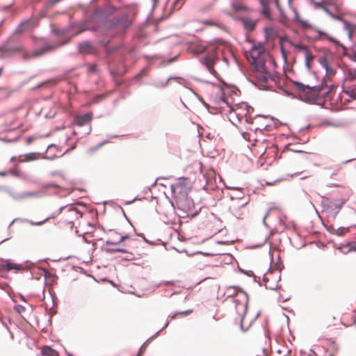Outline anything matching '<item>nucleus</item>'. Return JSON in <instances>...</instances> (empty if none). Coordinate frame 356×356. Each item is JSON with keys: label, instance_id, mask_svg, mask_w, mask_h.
I'll return each mask as SVG.
<instances>
[{"label": "nucleus", "instance_id": "nucleus-1", "mask_svg": "<svg viewBox=\"0 0 356 356\" xmlns=\"http://www.w3.org/2000/svg\"><path fill=\"white\" fill-rule=\"evenodd\" d=\"M175 202L180 217L192 218L197 214L195 203L188 195L177 198Z\"/></svg>", "mask_w": 356, "mask_h": 356}, {"label": "nucleus", "instance_id": "nucleus-2", "mask_svg": "<svg viewBox=\"0 0 356 356\" xmlns=\"http://www.w3.org/2000/svg\"><path fill=\"white\" fill-rule=\"evenodd\" d=\"M171 193L174 199L188 195L191 189V184L188 179L179 177L175 183L170 185Z\"/></svg>", "mask_w": 356, "mask_h": 356}, {"label": "nucleus", "instance_id": "nucleus-3", "mask_svg": "<svg viewBox=\"0 0 356 356\" xmlns=\"http://www.w3.org/2000/svg\"><path fill=\"white\" fill-rule=\"evenodd\" d=\"M232 200V204L229 206V212L237 219L243 218L245 213V206L248 201L244 200L241 197H231Z\"/></svg>", "mask_w": 356, "mask_h": 356}, {"label": "nucleus", "instance_id": "nucleus-4", "mask_svg": "<svg viewBox=\"0 0 356 356\" xmlns=\"http://www.w3.org/2000/svg\"><path fill=\"white\" fill-rule=\"evenodd\" d=\"M241 291L245 296V303H242L238 300H234V302L235 303V309H236L237 314L241 317V329L243 332H245L248 330V327H246V328L243 327V319L245 316V314H246V312L248 310L249 298H248V295L245 291H244L243 290H241Z\"/></svg>", "mask_w": 356, "mask_h": 356}, {"label": "nucleus", "instance_id": "nucleus-5", "mask_svg": "<svg viewBox=\"0 0 356 356\" xmlns=\"http://www.w3.org/2000/svg\"><path fill=\"white\" fill-rule=\"evenodd\" d=\"M131 24V21L128 16H116L110 22V27H118L120 30L124 31Z\"/></svg>", "mask_w": 356, "mask_h": 356}, {"label": "nucleus", "instance_id": "nucleus-6", "mask_svg": "<svg viewBox=\"0 0 356 356\" xmlns=\"http://www.w3.org/2000/svg\"><path fill=\"white\" fill-rule=\"evenodd\" d=\"M217 59V56L215 51L208 52L203 59H200V63L204 65L207 70L212 73L213 66L214 65L216 60Z\"/></svg>", "mask_w": 356, "mask_h": 356}, {"label": "nucleus", "instance_id": "nucleus-7", "mask_svg": "<svg viewBox=\"0 0 356 356\" xmlns=\"http://www.w3.org/2000/svg\"><path fill=\"white\" fill-rule=\"evenodd\" d=\"M78 51L81 54H93L96 52V47L90 40H84L77 44Z\"/></svg>", "mask_w": 356, "mask_h": 356}, {"label": "nucleus", "instance_id": "nucleus-8", "mask_svg": "<svg viewBox=\"0 0 356 356\" xmlns=\"http://www.w3.org/2000/svg\"><path fill=\"white\" fill-rule=\"evenodd\" d=\"M56 49V46L51 44H45L42 47L34 49L33 51V56L35 58L40 57L52 50Z\"/></svg>", "mask_w": 356, "mask_h": 356}, {"label": "nucleus", "instance_id": "nucleus-9", "mask_svg": "<svg viewBox=\"0 0 356 356\" xmlns=\"http://www.w3.org/2000/svg\"><path fill=\"white\" fill-rule=\"evenodd\" d=\"M33 25L31 21V19H24L16 27L14 31V34H22L26 30L32 29Z\"/></svg>", "mask_w": 356, "mask_h": 356}, {"label": "nucleus", "instance_id": "nucleus-10", "mask_svg": "<svg viewBox=\"0 0 356 356\" xmlns=\"http://www.w3.org/2000/svg\"><path fill=\"white\" fill-rule=\"evenodd\" d=\"M67 207V206H63L60 207L56 211L54 212L51 215H50L49 217L45 218L43 220L38 221V222H33L31 220H26V222H29L31 225L33 226H40L44 224V222H47L49 219H52L55 218L56 216H58L61 213V212Z\"/></svg>", "mask_w": 356, "mask_h": 356}, {"label": "nucleus", "instance_id": "nucleus-11", "mask_svg": "<svg viewBox=\"0 0 356 356\" xmlns=\"http://www.w3.org/2000/svg\"><path fill=\"white\" fill-rule=\"evenodd\" d=\"M344 202L342 200H339L337 202L334 204H331L327 205V209L328 213L332 216V217L335 218L339 211L341 209Z\"/></svg>", "mask_w": 356, "mask_h": 356}, {"label": "nucleus", "instance_id": "nucleus-12", "mask_svg": "<svg viewBox=\"0 0 356 356\" xmlns=\"http://www.w3.org/2000/svg\"><path fill=\"white\" fill-rule=\"evenodd\" d=\"M207 47L202 43L196 42L193 43L190 46L189 49L193 54L197 56L204 53L207 50Z\"/></svg>", "mask_w": 356, "mask_h": 356}, {"label": "nucleus", "instance_id": "nucleus-13", "mask_svg": "<svg viewBox=\"0 0 356 356\" xmlns=\"http://www.w3.org/2000/svg\"><path fill=\"white\" fill-rule=\"evenodd\" d=\"M92 115L90 113L78 115L75 118V123L76 125L82 127L88 124L92 120Z\"/></svg>", "mask_w": 356, "mask_h": 356}, {"label": "nucleus", "instance_id": "nucleus-14", "mask_svg": "<svg viewBox=\"0 0 356 356\" xmlns=\"http://www.w3.org/2000/svg\"><path fill=\"white\" fill-rule=\"evenodd\" d=\"M23 269L22 264H17L12 262L8 261L5 264L0 265V270H6L10 271L11 270H15L16 272L18 270H21Z\"/></svg>", "mask_w": 356, "mask_h": 356}, {"label": "nucleus", "instance_id": "nucleus-15", "mask_svg": "<svg viewBox=\"0 0 356 356\" xmlns=\"http://www.w3.org/2000/svg\"><path fill=\"white\" fill-rule=\"evenodd\" d=\"M342 92L348 95L351 99L356 100V85L351 86H341Z\"/></svg>", "mask_w": 356, "mask_h": 356}, {"label": "nucleus", "instance_id": "nucleus-16", "mask_svg": "<svg viewBox=\"0 0 356 356\" xmlns=\"http://www.w3.org/2000/svg\"><path fill=\"white\" fill-rule=\"evenodd\" d=\"M105 252H107V253H109V254H112V253H115V252L127 253V254H128V256L126 258L127 260H131V259H133L134 258V256H133V254L131 252H128L124 248H106L105 249Z\"/></svg>", "mask_w": 356, "mask_h": 356}, {"label": "nucleus", "instance_id": "nucleus-17", "mask_svg": "<svg viewBox=\"0 0 356 356\" xmlns=\"http://www.w3.org/2000/svg\"><path fill=\"white\" fill-rule=\"evenodd\" d=\"M244 29L248 31H252L257 24V22L250 18L245 17L242 19Z\"/></svg>", "mask_w": 356, "mask_h": 356}, {"label": "nucleus", "instance_id": "nucleus-18", "mask_svg": "<svg viewBox=\"0 0 356 356\" xmlns=\"http://www.w3.org/2000/svg\"><path fill=\"white\" fill-rule=\"evenodd\" d=\"M41 354L43 356H58V353L56 350L51 348L47 346L42 348Z\"/></svg>", "mask_w": 356, "mask_h": 356}, {"label": "nucleus", "instance_id": "nucleus-19", "mask_svg": "<svg viewBox=\"0 0 356 356\" xmlns=\"http://www.w3.org/2000/svg\"><path fill=\"white\" fill-rule=\"evenodd\" d=\"M129 238V235L127 234H125V235H120V238L119 239H116V238H114V239H108L106 242H105V244L106 245H118L120 244L121 242H122L123 241H124L125 239H127Z\"/></svg>", "mask_w": 356, "mask_h": 356}, {"label": "nucleus", "instance_id": "nucleus-20", "mask_svg": "<svg viewBox=\"0 0 356 356\" xmlns=\"http://www.w3.org/2000/svg\"><path fill=\"white\" fill-rule=\"evenodd\" d=\"M67 212L69 213L70 217L73 219L77 220L82 216V213L79 211L72 207L69 208Z\"/></svg>", "mask_w": 356, "mask_h": 356}, {"label": "nucleus", "instance_id": "nucleus-21", "mask_svg": "<svg viewBox=\"0 0 356 356\" xmlns=\"http://www.w3.org/2000/svg\"><path fill=\"white\" fill-rule=\"evenodd\" d=\"M305 97L308 102L318 101L320 99L321 96L318 93L311 94L309 91L305 92Z\"/></svg>", "mask_w": 356, "mask_h": 356}, {"label": "nucleus", "instance_id": "nucleus-22", "mask_svg": "<svg viewBox=\"0 0 356 356\" xmlns=\"http://www.w3.org/2000/svg\"><path fill=\"white\" fill-rule=\"evenodd\" d=\"M260 51L258 47L256 46H254L251 50H250V56L252 58V62H255L256 60H259L258 58L260 55Z\"/></svg>", "mask_w": 356, "mask_h": 356}, {"label": "nucleus", "instance_id": "nucleus-23", "mask_svg": "<svg viewBox=\"0 0 356 356\" xmlns=\"http://www.w3.org/2000/svg\"><path fill=\"white\" fill-rule=\"evenodd\" d=\"M88 30H89V28L86 26V22H81L76 25V31L75 35H79Z\"/></svg>", "mask_w": 356, "mask_h": 356}, {"label": "nucleus", "instance_id": "nucleus-24", "mask_svg": "<svg viewBox=\"0 0 356 356\" xmlns=\"http://www.w3.org/2000/svg\"><path fill=\"white\" fill-rule=\"evenodd\" d=\"M213 172L211 171L209 173H204V172H202V177L204 179V180L205 181V185L203 186V188L204 189H206V186H209L210 182L212 181V179L211 177V176H213Z\"/></svg>", "mask_w": 356, "mask_h": 356}, {"label": "nucleus", "instance_id": "nucleus-25", "mask_svg": "<svg viewBox=\"0 0 356 356\" xmlns=\"http://www.w3.org/2000/svg\"><path fill=\"white\" fill-rule=\"evenodd\" d=\"M22 195L23 196V200L27 197H40L42 196V193L41 192H24L22 193Z\"/></svg>", "mask_w": 356, "mask_h": 356}, {"label": "nucleus", "instance_id": "nucleus-26", "mask_svg": "<svg viewBox=\"0 0 356 356\" xmlns=\"http://www.w3.org/2000/svg\"><path fill=\"white\" fill-rule=\"evenodd\" d=\"M174 79L173 77H169L166 80L163 81H161V82H159V81H155L154 83H152V86H154V87L157 88H164L165 86H167V85L168 84V82L170 79Z\"/></svg>", "mask_w": 356, "mask_h": 356}, {"label": "nucleus", "instance_id": "nucleus-27", "mask_svg": "<svg viewBox=\"0 0 356 356\" xmlns=\"http://www.w3.org/2000/svg\"><path fill=\"white\" fill-rule=\"evenodd\" d=\"M39 153L38 152H31L25 154L24 161H31L38 159Z\"/></svg>", "mask_w": 356, "mask_h": 356}, {"label": "nucleus", "instance_id": "nucleus-28", "mask_svg": "<svg viewBox=\"0 0 356 356\" xmlns=\"http://www.w3.org/2000/svg\"><path fill=\"white\" fill-rule=\"evenodd\" d=\"M289 44L291 47H293L294 48L297 49L299 51H302L304 53L308 49V48L303 45L302 43H294L292 41H289Z\"/></svg>", "mask_w": 356, "mask_h": 356}, {"label": "nucleus", "instance_id": "nucleus-29", "mask_svg": "<svg viewBox=\"0 0 356 356\" xmlns=\"http://www.w3.org/2000/svg\"><path fill=\"white\" fill-rule=\"evenodd\" d=\"M252 64L257 71H260L266 65V61L264 59H259L255 62H252Z\"/></svg>", "mask_w": 356, "mask_h": 356}, {"label": "nucleus", "instance_id": "nucleus-30", "mask_svg": "<svg viewBox=\"0 0 356 356\" xmlns=\"http://www.w3.org/2000/svg\"><path fill=\"white\" fill-rule=\"evenodd\" d=\"M293 85L296 88V89L299 91L305 92L306 89H308L309 88V85H305L301 82L299 81H293Z\"/></svg>", "mask_w": 356, "mask_h": 356}, {"label": "nucleus", "instance_id": "nucleus-31", "mask_svg": "<svg viewBox=\"0 0 356 356\" xmlns=\"http://www.w3.org/2000/svg\"><path fill=\"white\" fill-rule=\"evenodd\" d=\"M6 192L8 193L15 200L19 201L23 200V196L22 193H14L12 190L9 189L8 188H7Z\"/></svg>", "mask_w": 356, "mask_h": 356}, {"label": "nucleus", "instance_id": "nucleus-32", "mask_svg": "<svg viewBox=\"0 0 356 356\" xmlns=\"http://www.w3.org/2000/svg\"><path fill=\"white\" fill-rule=\"evenodd\" d=\"M6 192L8 193L15 200L19 201L23 200V196L22 193H14L12 190L9 189L8 188H7Z\"/></svg>", "mask_w": 356, "mask_h": 356}, {"label": "nucleus", "instance_id": "nucleus-33", "mask_svg": "<svg viewBox=\"0 0 356 356\" xmlns=\"http://www.w3.org/2000/svg\"><path fill=\"white\" fill-rule=\"evenodd\" d=\"M331 18L334 19L335 20H337L339 22H341L343 24V28H346L348 26V24H349L348 22L346 21V19H344L343 17H341L339 15L333 14V15H332Z\"/></svg>", "mask_w": 356, "mask_h": 356}, {"label": "nucleus", "instance_id": "nucleus-34", "mask_svg": "<svg viewBox=\"0 0 356 356\" xmlns=\"http://www.w3.org/2000/svg\"><path fill=\"white\" fill-rule=\"evenodd\" d=\"M356 79V69L355 70H349L348 73L347 74L346 81H353Z\"/></svg>", "mask_w": 356, "mask_h": 356}, {"label": "nucleus", "instance_id": "nucleus-35", "mask_svg": "<svg viewBox=\"0 0 356 356\" xmlns=\"http://www.w3.org/2000/svg\"><path fill=\"white\" fill-rule=\"evenodd\" d=\"M327 40L332 43H334L336 46H338V47H342L343 49H346V47L345 46H343L339 41H338L337 40H336L335 38L328 35L327 34V35L325 36Z\"/></svg>", "mask_w": 356, "mask_h": 356}, {"label": "nucleus", "instance_id": "nucleus-36", "mask_svg": "<svg viewBox=\"0 0 356 356\" xmlns=\"http://www.w3.org/2000/svg\"><path fill=\"white\" fill-rule=\"evenodd\" d=\"M349 230V227H338L334 232V234L337 235V236H343L345 234V232L346 231H348Z\"/></svg>", "mask_w": 356, "mask_h": 356}, {"label": "nucleus", "instance_id": "nucleus-37", "mask_svg": "<svg viewBox=\"0 0 356 356\" xmlns=\"http://www.w3.org/2000/svg\"><path fill=\"white\" fill-rule=\"evenodd\" d=\"M269 79H273V78L271 75L268 76L266 74H263V75H260V76H257L258 81H259L260 82L264 83H267Z\"/></svg>", "mask_w": 356, "mask_h": 356}, {"label": "nucleus", "instance_id": "nucleus-38", "mask_svg": "<svg viewBox=\"0 0 356 356\" xmlns=\"http://www.w3.org/2000/svg\"><path fill=\"white\" fill-rule=\"evenodd\" d=\"M318 63L322 66L323 68H325V67H327L329 65L328 60H327L326 56H321L318 59Z\"/></svg>", "mask_w": 356, "mask_h": 356}, {"label": "nucleus", "instance_id": "nucleus-39", "mask_svg": "<svg viewBox=\"0 0 356 356\" xmlns=\"http://www.w3.org/2000/svg\"><path fill=\"white\" fill-rule=\"evenodd\" d=\"M119 49H120V47L118 46H116L115 47H109L105 45L104 50L107 55H111V54H113L114 52H115L116 51H118Z\"/></svg>", "mask_w": 356, "mask_h": 356}, {"label": "nucleus", "instance_id": "nucleus-40", "mask_svg": "<svg viewBox=\"0 0 356 356\" xmlns=\"http://www.w3.org/2000/svg\"><path fill=\"white\" fill-rule=\"evenodd\" d=\"M10 38L8 39V40L4 44L0 46V52H1L2 54L10 53V48L7 47V44Z\"/></svg>", "mask_w": 356, "mask_h": 356}, {"label": "nucleus", "instance_id": "nucleus-41", "mask_svg": "<svg viewBox=\"0 0 356 356\" xmlns=\"http://www.w3.org/2000/svg\"><path fill=\"white\" fill-rule=\"evenodd\" d=\"M323 83H321V84L319 85H316V86H309V88H308L309 90H314L316 92H317V93L319 94V92L322 90L323 89Z\"/></svg>", "mask_w": 356, "mask_h": 356}, {"label": "nucleus", "instance_id": "nucleus-42", "mask_svg": "<svg viewBox=\"0 0 356 356\" xmlns=\"http://www.w3.org/2000/svg\"><path fill=\"white\" fill-rule=\"evenodd\" d=\"M343 29L347 31L348 39L352 40L353 29L351 25L348 24V26L343 28Z\"/></svg>", "mask_w": 356, "mask_h": 356}, {"label": "nucleus", "instance_id": "nucleus-43", "mask_svg": "<svg viewBox=\"0 0 356 356\" xmlns=\"http://www.w3.org/2000/svg\"><path fill=\"white\" fill-rule=\"evenodd\" d=\"M348 250L347 252H348L350 251L356 252V241H352V242L348 243Z\"/></svg>", "mask_w": 356, "mask_h": 356}, {"label": "nucleus", "instance_id": "nucleus-44", "mask_svg": "<svg viewBox=\"0 0 356 356\" xmlns=\"http://www.w3.org/2000/svg\"><path fill=\"white\" fill-rule=\"evenodd\" d=\"M33 58H35L33 56V51L32 53L26 51L22 55V58L24 60H29V59Z\"/></svg>", "mask_w": 356, "mask_h": 356}, {"label": "nucleus", "instance_id": "nucleus-45", "mask_svg": "<svg viewBox=\"0 0 356 356\" xmlns=\"http://www.w3.org/2000/svg\"><path fill=\"white\" fill-rule=\"evenodd\" d=\"M280 51H281L282 56L284 63H286L287 62V54H286V51L284 47L283 46V44L280 45Z\"/></svg>", "mask_w": 356, "mask_h": 356}, {"label": "nucleus", "instance_id": "nucleus-46", "mask_svg": "<svg viewBox=\"0 0 356 356\" xmlns=\"http://www.w3.org/2000/svg\"><path fill=\"white\" fill-rule=\"evenodd\" d=\"M324 69L325 70V75H333L335 74V71L334 70V69L329 65Z\"/></svg>", "mask_w": 356, "mask_h": 356}, {"label": "nucleus", "instance_id": "nucleus-47", "mask_svg": "<svg viewBox=\"0 0 356 356\" xmlns=\"http://www.w3.org/2000/svg\"><path fill=\"white\" fill-rule=\"evenodd\" d=\"M24 49L22 46H15L10 48V52H19V51H24Z\"/></svg>", "mask_w": 356, "mask_h": 356}, {"label": "nucleus", "instance_id": "nucleus-48", "mask_svg": "<svg viewBox=\"0 0 356 356\" xmlns=\"http://www.w3.org/2000/svg\"><path fill=\"white\" fill-rule=\"evenodd\" d=\"M118 136H118V135L110 136L108 140H105L102 141V143H100L99 144H98L97 146L95 148V149H97L100 148L102 146H103L104 145H105L106 143H107L109 139L118 138Z\"/></svg>", "mask_w": 356, "mask_h": 356}, {"label": "nucleus", "instance_id": "nucleus-49", "mask_svg": "<svg viewBox=\"0 0 356 356\" xmlns=\"http://www.w3.org/2000/svg\"><path fill=\"white\" fill-rule=\"evenodd\" d=\"M305 60L307 59V57H308L309 58V61L310 60H313L314 58V56L312 54V53L309 50L307 49L305 53Z\"/></svg>", "mask_w": 356, "mask_h": 356}, {"label": "nucleus", "instance_id": "nucleus-50", "mask_svg": "<svg viewBox=\"0 0 356 356\" xmlns=\"http://www.w3.org/2000/svg\"><path fill=\"white\" fill-rule=\"evenodd\" d=\"M15 310L19 313L21 314L25 310V307L22 305H17L15 306Z\"/></svg>", "mask_w": 356, "mask_h": 356}, {"label": "nucleus", "instance_id": "nucleus-51", "mask_svg": "<svg viewBox=\"0 0 356 356\" xmlns=\"http://www.w3.org/2000/svg\"><path fill=\"white\" fill-rule=\"evenodd\" d=\"M298 23H300L302 26H303L305 27H312V24L310 23H309V22L307 20H304V19H301Z\"/></svg>", "mask_w": 356, "mask_h": 356}, {"label": "nucleus", "instance_id": "nucleus-52", "mask_svg": "<svg viewBox=\"0 0 356 356\" xmlns=\"http://www.w3.org/2000/svg\"><path fill=\"white\" fill-rule=\"evenodd\" d=\"M39 269L41 270L44 273V277L45 279H47L48 277L50 276V273L46 268L40 267Z\"/></svg>", "mask_w": 356, "mask_h": 356}, {"label": "nucleus", "instance_id": "nucleus-53", "mask_svg": "<svg viewBox=\"0 0 356 356\" xmlns=\"http://www.w3.org/2000/svg\"><path fill=\"white\" fill-rule=\"evenodd\" d=\"M312 3L315 6V7L316 8H321L323 9V8L324 7V5H323V0L319 1V2H315L313 0H312Z\"/></svg>", "mask_w": 356, "mask_h": 356}, {"label": "nucleus", "instance_id": "nucleus-54", "mask_svg": "<svg viewBox=\"0 0 356 356\" xmlns=\"http://www.w3.org/2000/svg\"><path fill=\"white\" fill-rule=\"evenodd\" d=\"M232 7L234 8V9L236 11H240V10H243L245 9L244 7H243L242 6L238 5L236 3H232Z\"/></svg>", "mask_w": 356, "mask_h": 356}, {"label": "nucleus", "instance_id": "nucleus-55", "mask_svg": "<svg viewBox=\"0 0 356 356\" xmlns=\"http://www.w3.org/2000/svg\"><path fill=\"white\" fill-rule=\"evenodd\" d=\"M261 13L262 15H264V16L268 17L270 16V9L268 8H265L263 9V10L261 11Z\"/></svg>", "mask_w": 356, "mask_h": 356}, {"label": "nucleus", "instance_id": "nucleus-56", "mask_svg": "<svg viewBox=\"0 0 356 356\" xmlns=\"http://www.w3.org/2000/svg\"><path fill=\"white\" fill-rule=\"evenodd\" d=\"M261 72H262L264 74H266V75H271V74L270 73V72L268 71V69L266 65H265L261 70H260Z\"/></svg>", "mask_w": 356, "mask_h": 356}, {"label": "nucleus", "instance_id": "nucleus-57", "mask_svg": "<svg viewBox=\"0 0 356 356\" xmlns=\"http://www.w3.org/2000/svg\"><path fill=\"white\" fill-rule=\"evenodd\" d=\"M261 72H262L264 74H266V75H271V74L270 73V72L268 71V69L266 65H265L261 70H260Z\"/></svg>", "mask_w": 356, "mask_h": 356}, {"label": "nucleus", "instance_id": "nucleus-58", "mask_svg": "<svg viewBox=\"0 0 356 356\" xmlns=\"http://www.w3.org/2000/svg\"><path fill=\"white\" fill-rule=\"evenodd\" d=\"M104 98V95L103 94H99V95H97L95 97V99H94V102H98L99 101L103 99Z\"/></svg>", "mask_w": 356, "mask_h": 356}, {"label": "nucleus", "instance_id": "nucleus-59", "mask_svg": "<svg viewBox=\"0 0 356 356\" xmlns=\"http://www.w3.org/2000/svg\"><path fill=\"white\" fill-rule=\"evenodd\" d=\"M271 209H272V208H269V209H268V211L266 212V213L265 214V216H264V218H263V224H264L266 227H267V226H268V225H267V223L266 222V218L268 216L269 213H270V211H271Z\"/></svg>", "mask_w": 356, "mask_h": 356}, {"label": "nucleus", "instance_id": "nucleus-60", "mask_svg": "<svg viewBox=\"0 0 356 356\" xmlns=\"http://www.w3.org/2000/svg\"><path fill=\"white\" fill-rule=\"evenodd\" d=\"M305 67H306V68L307 69V70H308L309 72H310V71H311V69H312V67H311L310 63H309V58H308V57H307V59H306V60H305Z\"/></svg>", "mask_w": 356, "mask_h": 356}, {"label": "nucleus", "instance_id": "nucleus-61", "mask_svg": "<svg viewBox=\"0 0 356 356\" xmlns=\"http://www.w3.org/2000/svg\"><path fill=\"white\" fill-rule=\"evenodd\" d=\"M289 41H290V40L288 39V38H287L286 35L282 36V37H280V45H281V44H282V43H283L284 42H289Z\"/></svg>", "mask_w": 356, "mask_h": 356}, {"label": "nucleus", "instance_id": "nucleus-62", "mask_svg": "<svg viewBox=\"0 0 356 356\" xmlns=\"http://www.w3.org/2000/svg\"><path fill=\"white\" fill-rule=\"evenodd\" d=\"M293 13L295 14V18H294V22H299V21L301 19L299 17V14L298 13V11L294 9L293 10Z\"/></svg>", "mask_w": 356, "mask_h": 356}, {"label": "nucleus", "instance_id": "nucleus-63", "mask_svg": "<svg viewBox=\"0 0 356 356\" xmlns=\"http://www.w3.org/2000/svg\"><path fill=\"white\" fill-rule=\"evenodd\" d=\"M9 173L15 177H19L20 174L19 171L17 170H11L9 171Z\"/></svg>", "mask_w": 356, "mask_h": 356}, {"label": "nucleus", "instance_id": "nucleus-64", "mask_svg": "<svg viewBox=\"0 0 356 356\" xmlns=\"http://www.w3.org/2000/svg\"><path fill=\"white\" fill-rule=\"evenodd\" d=\"M35 137L34 136L27 137L26 143L28 145L31 144L35 140Z\"/></svg>", "mask_w": 356, "mask_h": 356}]
</instances>
